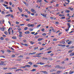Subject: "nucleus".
<instances>
[{"mask_svg": "<svg viewBox=\"0 0 74 74\" xmlns=\"http://www.w3.org/2000/svg\"><path fill=\"white\" fill-rule=\"evenodd\" d=\"M0 57H2V58H5L4 56H0Z\"/></svg>", "mask_w": 74, "mask_h": 74, "instance_id": "nucleus-47", "label": "nucleus"}, {"mask_svg": "<svg viewBox=\"0 0 74 74\" xmlns=\"http://www.w3.org/2000/svg\"><path fill=\"white\" fill-rule=\"evenodd\" d=\"M38 47H35L34 48V50H36V49H38Z\"/></svg>", "mask_w": 74, "mask_h": 74, "instance_id": "nucleus-14", "label": "nucleus"}, {"mask_svg": "<svg viewBox=\"0 0 74 74\" xmlns=\"http://www.w3.org/2000/svg\"><path fill=\"white\" fill-rule=\"evenodd\" d=\"M12 69H15L16 70H17V69H16V67H14V68H12Z\"/></svg>", "mask_w": 74, "mask_h": 74, "instance_id": "nucleus-48", "label": "nucleus"}, {"mask_svg": "<svg viewBox=\"0 0 74 74\" xmlns=\"http://www.w3.org/2000/svg\"><path fill=\"white\" fill-rule=\"evenodd\" d=\"M65 12L67 13H69V12L70 11L68 10H65Z\"/></svg>", "mask_w": 74, "mask_h": 74, "instance_id": "nucleus-22", "label": "nucleus"}, {"mask_svg": "<svg viewBox=\"0 0 74 74\" xmlns=\"http://www.w3.org/2000/svg\"><path fill=\"white\" fill-rule=\"evenodd\" d=\"M39 37V36H35V38H38Z\"/></svg>", "mask_w": 74, "mask_h": 74, "instance_id": "nucleus-26", "label": "nucleus"}, {"mask_svg": "<svg viewBox=\"0 0 74 74\" xmlns=\"http://www.w3.org/2000/svg\"><path fill=\"white\" fill-rule=\"evenodd\" d=\"M17 29H18V30H19V31H20V30H21V29L20 27L18 28Z\"/></svg>", "mask_w": 74, "mask_h": 74, "instance_id": "nucleus-51", "label": "nucleus"}, {"mask_svg": "<svg viewBox=\"0 0 74 74\" xmlns=\"http://www.w3.org/2000/svg\"><path fill=\"white\" fill-rule=\"evenodd\" d=\"M72 42L71 41H69L68 43V44H71Z\"/></svg>", "mask_w": 74, "mask_h": 74, "instance_id": "nucleus-24", "label": "nucleus"}, {"mask_svg": "<svg viewBox=\"0 0 74 74\" xmlns=\"http://www.w3.org/2000/svg\"><path fill=\"white\" fill-rule=\"evenodd\" d=\"M5 34L6 35H7V34H8V32H5Z\"/></svg>", "mask_w": 74, "mask_h": 74, "instance_id": "nucleus-33", "label": "nucleus"}, {"mask_svg": "<svg viewBox=\"0 0 74 74\" xmlns=\"http://www.w3.org/2000/svg\"><path fill=\"white\" fill-rule=\"evenodd\" d=\"M1 40H4V38L3 37H1Z\"/></svg>", "mask_w": 74, "mask_h": 74, "instance_id": "nucleus-34", "label": "nucleus"}, {"mask_svg": "<svg viewBox=\"0 0 74 74\" xmlns=\"http://www.w3.org/2000/svg\"><path fill=\"white\" fill-rule=\"evenodd\" d=\"M51 52H52L51 51H48L47 52V53H51Z\"/></svg>", "mask_w": 74, "mask_h": 74, "instance_id": "nucleus-35", "label": "nucleus"}, {"mask_svg": "<svg viewBox=\"0 0 74 74\" xmlns=\"http://www.w3.org/2000/svg\"><path fill=\"white\" fill-rule=\"evenodd\" d=\"M8 69V68H7L6 67L3 68V70H7V69Z\"/></svg>", "mask_w": 74, "mask_h": 74, "instance_id": "nucleus-28", "label": "nucleus"}, {"mask_svg": "<svg viewBox=\"0 0 74 74\" xmlns=\"http://www.w3.org/2000/svg\"><path fill=\"white\" fill-rule=\"evenodd\" d=\"M24 45H25V46H26V47H28V44H25Z\"/></svg>", "mask_w": 74, "mask_h": 74, "instance_id": "nucleus-46", "label": "nucleus"}, {"mask_svg": "<svg viewBox=\"0 0 74 74\" xmlns=\"http://www.w3.org/2000/svg\"><path fill=\"white\" fill-rule=\"evenodd\" d=\"M25 34H29L30 33V32L28 31H27L25 32Z\"/></svg>", "mask_w": 74, "mask_h": 74, "instance_id": "nucleus-12", "label": "nucleus"}, {"mask_svg": "<svg viewBox=\"0 0 74 74\" xmlns=\"http://www.w3.org/2000/svg\"><path fill=\"white\" fill-rule=\"evenodd\" d=\"M42 59H44V60H48V59H49L48 58H45V57H43L42 58Z\"/></svg>", "mask_w": 74, "mask_h": 74, "instance_id": "nucleus-7", "label": "nucleus"}, {"mask_svg": "<svg viewBox=\"0 0 74 74\" xmlns=\"http://www.w3.org/2000/svg\"><path fill=\"white\" fill-rule=\"evenodd\" d=\"M27 29H28V28L27 27H25V28H24V30H27Z\"/></svg>", "mask_w": 74, "mask_h": 74, "instance_id": "nucleus-25", "label": "nucleus"}, {"mask_svg": "<svg viewBox=\"0 0 74 74\" xmlns=\"http://www.w3.org/2000/svg\"><path fill=\"white\" fill-rule=\"evenodd\" d=\"M12 38L13 39H16V38L15 37H14V36H13V37H12Z\"/></svg>", "mask_w": 74, "mask_h": 74, "instance_id": "nucleus-42", "label": "nucleus"}, {"mask_svg": "<svg viewBox=\"0 0 74 74\" xmlns=\"http://www.w3.org/2000/svg\"><path fill=\"white\" fill-rule=\"evenodd\" d=\"M56 69H62L63 67L62 66H60L59 65H57L55 67Z\"/></svg>", "mask_w": 74, "mask_h": 74, "instance_id": "nucleus-1", "label": "nucleus"}, {"mask_svg": "<svg viewBox=\"0 0 74 74\" xmlns=\"http://www.w3.org/2000/svg\"><path fill=\"white\" fill-rule=\"evenodd\" d=\"M19 34H22V32H19Z\"/></svg>", "mask_w": 74, "mask_h": 74, "instance_id": "nucleus-61", "label": "nucleus"}, {"mask_svg": "<svg viewBox=\"0 0 74 74\" xmlns=\"http://www.w3.org/2000/svg\"><path fill=\"white\" fill-rule=\"evenodd\" d=\"M42 1V0H38L37 1V2H38L39 3H41Z\"/></svg>", "mask_w": 74, "mask_h": 74, "instance_id": "nucleus-20", "label": "nucleus"}, {"mask_svg": "<svg viewBox=\"0 0 74 74\" xmlns=\"http://www.w3.org/2000/svg\"><path fill=\"white\" fill-rule=\"evenodd\" d=\"M18 58H23V57L22 55H20L18 57Z\"/></svg>", "mask_w": 74, "mask_h": 74, "instance_id": "nucleus-32", "label": "nucleus"}, {"mask_svg": "<svg viewBox=\"0 0 74 74\" xmlns=\"http://www.w3.org/2000/svg\"><path fill=\"white\" fill-rule=\"evenodd\" d=\"M34 67H38V65H34Z\"/></svg>", "mask_w": 74, "mask_h": 74, "instance_id": "nucleus-30", "label": "nucleus"}, {"mask_svg": "<svg viewBox=\"0 0 74 74\" xmlns=\"http://www.w3.org/2000/svg\"><path fill=\"white\" fill-rule=\"evenodd\" d=\"M32 29V28H30L29 29V30H30V31H33V29Z\"/></svg>", "mask_w": 74, "mask_h": 74, "instance_id": "nucleus-40", "label": "nucleus"}, {"mask_svg": "<svg viewBox=\"0 0 74 74\" xmlns=\"http://www.w3.org/2000/svg\"><path fill=\"white\" fill-rule=\"evenodd\" d=\"M23 42H26V40H23Z\"/></svg>", "mask_w": 74, "mask_h": 74, "instance_id": "nucleus-63", "label": "nucleus"}, {"mask_svg": "<svg viewBox=\"0 0 74 74\" xmlns=\"http://www.w3.org/2000/svg\"><path fill=\"white\" fill-rule=\"evenodd\" d=\"M40 26H41V25H40V24H39V25L37 26V27H40Z\"/></svg>", "mask_w": 74, "mask_h": 74, "instance_id": "nucleus-58", "label": "nucleus"}, {"mask_svg": "<svg viewBox=\"0 0 74 74\" xmlns=\"http://www.w3.org/2000/svg\"><path fill=\"white\" fill-rule=\"evenodd\" d=\"M56 24H57V25H58V24H59V22L56 21Z\"/></svg>", "mask_w": 74, "mask_h": 74, "instance_id": "nucleus-54", "label": "nucleus"}, {"mask_svg": "<svg viewBox=\"0 0 74 74\" xmlns=\"http://www.w3.org/2000/svg\"><path fill=\"white\" fill-rule=\"evenodd\" d=\"M42 35L44 36H45L47 35V34L45 33H44L42 34Z\"/></svg>", "mask_w": 74, "mask_h": 74, "instance_id": "nucleus-23", "label": "nucleus"}, {"mask_svg": "<svg viewBox=\"0 0 74 74\" xmlns=\"http://www.w3.org/2000/svg\"><path fill=\"white\" fill-rule=\"evenodd\" d=\"M10 14H8L7 15H5V16H10Z\"/></svg>", "mask_w": 74, "mask_h": 74, "instance_id": "nucleus-37", "label": "nucleus"}, {"mask_svg": "<svg viewBox=\"0 0 74 74\" xmlns=\"http://www.w3.org/2000/svg\"><path fill=\"white\" fill-rule=\"evenodd\" d=\"M0 61L1 63H0V65H1V66H3V65H5V64H4V62H3V61L1 60H0Z\"/></svg>", "mask_w": 74, "mask_h": 74, "instance_id": "nucleus-2", "label": "nucleus"}, {"mask_svg": "<svg viewBox=\"0 0 74 74\" xmlns=\"http://www.w3.org/2000/svg\"><path fill=\"white\" fill-rule=\"evenodd\" d=\"M53 41H57V39L56 38H54L53 39Z\"/></svg>", "mask_w": 74, "mask_h": 74, "instance_id": "nucleus-57", "label": "nucleus"}, {"mask_svg": "<svg viewBox=\"0 0 74 74\" xmlns=\"http://www.w3.org/2000/svg\"><path fill=\"white\" fill-rule=\"evenodd\" d=\"M41 30L42 32H44V30H45V29H44L43 28Z\"/></svg>", "mask_w": 74, "mask_h": 74, "instance_id": "nucleus-50", "label": "nucleus"}, {"mask_svg": "<svg viewBox=\"0 0 74 74\" xmlns=\"http://www.w3.org/2000/svg\"><path fill=\"white\" fill-rule=\"evenodd\" d=\"M25 66L27 67H31V66L29 65H25Z\"/></svg>", "mask_w": 74, "mask_h": 74, "instance_id": "nucleus-10", "label": "nucleus"}, {"mask_svg": "<svg viewBox=\"0 0 74 74\" xmlns=\"http://www.w3.org/2000/svg\"><path fill=\"white\" fill-rule=\"evenodd\" d=\"M22 34H20L19 35V37H22Z\"/></svg>", "mask_w": 74, "mask_h": 74, "instance_id": "nucleus-49", "label": "nucleus"}, {"mask_svg": "<svg viewBox=\"0 0 74 74\" xmlns=\"http://www.w3.org/2000/svg\"><path fill=\"white\" fill-rule=\"evenodd\" d=\"M23 3L25 4L26 5H27V6H28V4L26 3L25 2L23 1Z\"/></svg>", "mask_w": 74, "mask_h": 74, "instance_id": "nucleus-16", "label": "nucleus"}, {"mask_svg": "<svg viewBox=\"0 0 74 74\" xmlns=\"http://www.w3.org/2000/svg\"><path fill=\"white\" fill-rule=\"evenodd\" d=\"M69 55L71 56H73V55H74V53H70Z\"/></svg>", "mask_w": 74, "mask_h": 74, "instance_id": "nucleus-9", "label": "nucleus"}, {"mask_svg": "<svg viewBox=\"0 0 74 74\" xmlns=\"http://www.w3.org/2000/svg\"><path fill=\"white\" fill-rule=\"evenodd\" d=\"M5 40H6V41H9V39H8V38H6L5 39Z\"/></svg>", "mask_w": 74, "mask_h": 74, "instance_id": "nucleus-60", "label": "nucleus"}, {"mask_svg": "<svg viewBox=\"0 0 74 74\" xmlns=\"http://www.w3.org/2000/svg\"><path fill=\"white\" fill-rule=\"evenodd\" d=\"M40 15H42V16H43V17H45V18H46V16H47V14H41Z\"/></svg>", "mask_w": 74, "mask_h": 74, "instance_id": "nucleus-6", "label": "nucleus"}, {"mask_svg": "<svg viewBox=\"0 0 74 74\" xmlns=\"http://www.w3.org/2000/svg\"><path fill=\"white\" fill-rule=\"evenodd\" d=\"M42 40H43V39L42 38H39L38 39V41H41Z\"/></svg>", "mask_w": 74, "mask_h": 74, "instance_id": "nucleus-19", "label": "nucleus"}, {"mask_svg": "<svg viewBox=\"0 0 74 74\" xmlns=\"http://www.w3.org/2000/svg\"><path fill=\"white\" fill-rule=\"evenodd\" d=\"M59 4H56V6L58 7V6H59Z\"/></svg>", "mask_w": 74, "mask_h": 74, "instance_id": "nucleus-62", "label": "nucleus"}, {"mask_svg": "<svg viewBox=\"0 0 74 74\" xmlns=\"http://www.w3.org/2000/svg\"><path fill=\"white\" fill-rule=\"evenodd\" d=\"M34 24H28V26L29 27L31 26V27H33L34 26Z\"/></svg>", "mask_w": 74, "mask_h": 74, "instance_id": "nucleus-5", "label": "nucleus"}, {"mask_svg": "<svg viewBox=\"0 0 74 74\" xmlns=\"http://www.w3.org/2000/svg\"><path fill=\"white\" fill-rule=\"evenodd\" d=\"M0 29L2 30V31H4V29H5V28H2L1 27L0 28Z\"/></svg>", "mask_w": 74, "mask_h": 74, "instance_id": "nucleus-13", "label": "nucleus"}, {"mask_svg": "<svg viewBox=\"0 0 74 74\" xmlns=\"http://www.w3.org/2000/svg\"><path fill=\"white\" fill-rule=\"evenodd\" d=\"M73 50H70V51H69L68 52L69 53H71V52H72V51Z\"/></svg>", "mask_w": 74, "mask_h": 74, "instance_id": "nucleus-31", "label": "nucleus"}, {"mask_svg": "<svg viewBox=\"0 0 74 74\" xmlns=\"http://www.w3.org/2000/svg\"><path fill=\"white\" fill-rule=\"evenodd\" d=\"M61 72V71H57V73L58 74H59Z\"/></svg>", "mask_w": 74, "mask_h": 74, "instance_id": "nucleus-17", "label": "nucleus"}, {"mask_svg": "<svg viewBox=\"0 0 74 74\" xmlns=\"http://www.w3.org/2000/svg\"><path fill=\"white\" fill-rule=\"evenodd\" d=\"M36 70L35 69H33L32 70H31V71H36Z\"/></svg>", "mask_w": 74, "mask_h": 74, "instance_id": "nucleus-27", "label": "nucleus"}, {"mask_svg": "<svg viewBox=\"0 0 74 74\" xmlns=\"http://www.w3.org/2000/svg\"><path fill=\"white\" fill-rule=\"evenodd\" d=\"M34 9H31V11H32V12H33V11H34Z\"/></svg>", "mask_w": 74, "mask_h": 74, "instance_id": "nucleus-55", "label": "nucleus"}, {"mask_svg": "<svg viewBox=\"0 0 74 74\" xmlns=\"http://www.w3.org/2000/svg\"><path fill=\"white\" fill-rule=\"evenodd\" d=\"M74 73V72L73 71H71V72H69V74H72V73Z\"/></svg>", "mask_w": 74, "mask_h": 74, "instance_id": "nucleus-36", "label": "nucleus"}, {"mask_svg": "<svg viewBox=\"0 0 74 74\" xmlns=\"http://www.w3.org/2000/svg\"><path fill=\"white\" fill-rule=\"evenodd\" d=\"M19 10L20 11V12H22V9L21 8Z\"/></svg>", "mask_w": 74, "mask_h": 74, "instance_id": "nucleus-44", "label": "nucleus"}, {"mask_svg": "<svg viewBox=\"0 0 74 74\" xmlns=\"http://www.w3.org/2000/svg\"><path fill=\"white\" fill-rule=\"evenodd\" d=\"M56 71V70L52 69L50 71V72H53V71Z\"/></svg>", "mask_w": 74, "mask_h": 74, "instance_id": "nucleus-4", "label": "nucleus"}, {"mask_svg": "<svg viewBox=\"0 0 74 74\" xmlns=\"http://www.w3.org/2000/svg\"><path fill=\"white\" fill-rule=\"evenodd\" d=\"M67 25L69 26L68 28V31H69V28H70V27H71V26L70 25H71V24L69 23L67 24Z\"/></svg>", "mask_w": 74, "mask_h": 74, "instance_id": "nucleus-3", "label": "nucleus"}, {"mask_svg": "<svg viewBox=\"0 0 74 74\" xmlns=\"http://www.w3.org/2000/svg\"><path fill=\"white\" fill-rule=\"evenodd\" d=\"M40 65H43L44 64H45V63L43 62H40Z\"/></svg>", "mask_w": 74, "mask_h": 74, "instance_id": "nucleus-15", "label": "nucleus"}, {"mask_svg": "<svg viewBox=\"0 0 74 74\" xmlns=\"http://www.w3.org/2000/svg\"><path fill=\"white\" fill-rule=\"evenodd\" d=\"M41 72H42V73H44V74H48V72L45 71H41Z\"/></svg>", "mask_w": 74, "mask_h": 74, "instance_id": "nucleus-11", "label": "nucleus"}, {"mask_svg": "<svg viewBox=\"0 0 74 74\" xmlns=\"http://www.w3.org/2000/svg\"><path fill=\"white\" fill-rule=\"evenodd\" d=\"M5 4H8V2L7 1L4 2Z\"/></svg>", "mask_w": 74, "mask_h": 74, "instance_id": "nucleus-45", "label": "nucleus"}, {"mask_svg": "<svg viewBox=\"0 0 74 74\" xmlns=\"http://www.w3.org/2000/svg\"><path fill=\"white\" fill-rule=\"evenodd\" d=\"M36 52H34L31 53H30L29 54V55H34V54H36Z\"/></svg>", "mask_w": 74, "mask_h": 74, "instance_id": "nucleus-8", "label": "nucleus"}, {"mask_svg": "<svg viewBox=\"0 0 74 74\" xmlns=\"http://www.w3.org/2000/svg\"><path fill=\"white\" fill-rule=\"evenodd\" d=\"M35 33V32H32L31 34H34Z\"/></svg>", "mask_w": 74, "mask_h": 74, "instance_id": "nucleus-59", "label": "nucleus"}, {"mask_svg": "<svg viewBox=\"0 0 74 74\" xmlns=\"http://www.w3.org/2000/svg\"><path fill=\"white\" fill-rule=\"evenodd\" d=\"M10 15H11L10 17H11L12 18H14V16H13V15H12L10 14Z\"/></svg>", "mask_w": 74, "mask_h": 74, "instance_id": "nucleus-39", "label": "nucleus"}, {"mask_svg": "<svg viewBox=\"0 0 74 74\" xmlns=\"http://www.w3.org/2000/svg\"><path fill=\"white\" fill-rule=\"evenodd\" d=\"M60 16H64V14L62 15L61 14H60L59 15Z\"/></svg>", "mask_w": 74, "mask_h": 74, "instance_id": "nucleus-18", "label": "nucleus"}, {"mask_svg": "<svg viewBox=\"0 0 74 74\" xmlns=\"http://www.w3.org/2000/svg\"><path fill=\"white\" fill-rule=\"evenodd\" d=\"M16 60H17L18 61H21V59H16Z\"/></svg>", "mask_w": 74, "mask_h": 74, "instance_id": "nucleus-53", "label": "nucleus"}, {"mask_svg": "<svg viewBox=\"0 0 74 74\" xmlns=\"http://www.w3.org/2000/svg\"><path fill=\"white\" fill-rule=\"evenodd\" d=\"M28 64H29L30 65H32V63L31 62H29L28 63Z\"/></svg>", "mask_w": 74, "mask_h": 74, "instance_id": "nucleus-21", "label": "nucleus"}, {"mask_svg": "<svg viewBox=\"0 0 74 74\" xmlns=\"http://www.w3.org/2000/svg\"><path fill=\"white\" fill-rule=\"evenodd\" d=\"M69 9L71 10H72V11H73V8H71V7L69 8Z\"/></svg>", "mask_w": 74, "mask_h": 74, "instance_id": "nucleus-38", "label": "nucleus"}, {"mask_svg": "<svg viewBox=\"0 0 74 74\" xmlns=\"http://www.w3.org/2000/svg\"><path fill=\"white\" fill-rule=\"evenodd\" d=\"M7 52H11V51L9 50H7Z\"/></svg>", "mask_w": 74, "mask_h": 74, "instance_id": "nucleus-43", "label": "nucleus"}, {"mask_svg": "<svg viewBox=\"0 0 74 74\" xmlns=\"http://www.w3.org/2000/svg\"><path fill=\"white\" fill-rule=\"evenodd\" d=\"M11 56L12 58H14V57H15V55H14V54L12 55Z\"/></svg>", "mask_w": 74, "mask_h": 74, "instance_id": "nucleus-29", "label": "nucleus"}, {"mask_svg": "<svg viewBox=\"0 0 74 74\" xmlns=\"http://www.w3.org/2000/svg\"><path fill=\"white\" fill-rule=\"evenodd\" d=\"M57 52H59V51H61V49H58L57 50Z\"/></svg>", "mask_w": 74, "mask_h": 74, "instance_id": "nucleus-56", "label": "nucleus"}, {"mask_svg": "<svg viewBox=\"0 0 74 74\" xmlns=\"http://www.w3.org/2000/svg\"><path fill=\"white\" fill-rule=\"evenodd\" d=\"M69 48H71V49H73V48H74V46H72L71 47H70Z\"/></svg>", "mask_w": 74, "mask_h": 74, "instance_id": "nucleus-41", "label": "nucleus"}, {"mask_svg": "<svg viewBox=\"0 0 74 74\" xmlns=\"http://www.w3.org/2000/svg\"><path fill=\"white\" fill-rule=\"evenodd\" d=\"M30 21L29 19H27L26 20V21Z\"/></svg>", "mask_w": 74, "mask_h": 74, "instance_id": "nucleus-64", "label": "nucleus"}, {"mask_svg": "<svg viewBox=\"0 0 74 74\" xmlns=\"http://www.w3.org/2000/svg\"><path fill=\"white\" fill-rule=\"evenodd\" d=\"M5 74H12V73H6Z\"/></svg>", "mask_w": 74, "mask_h": 74, "instance_id": "nucleus-52", "label": "nucleus"}]
</instances>
